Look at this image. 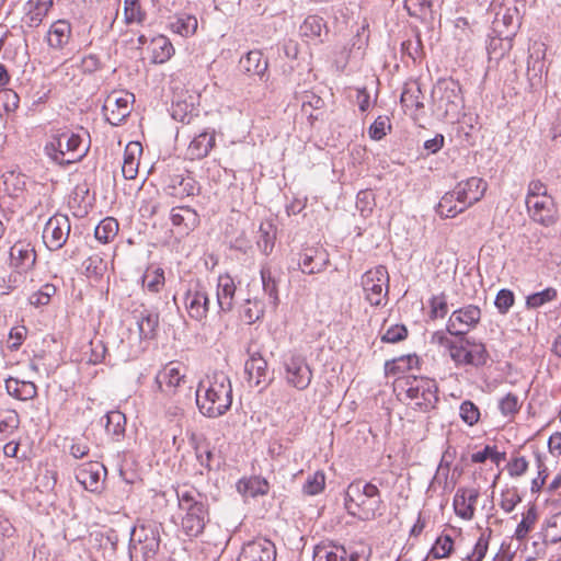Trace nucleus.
<instances>
[{
    "instance_id": "1a4fd4ad",
    "label": "nucleus",
    "mask_w": 561,
    "mask_h": 561,
    "mask_svg": "<svg viewBox=\"0 0 561 561\" xmlns=\"http://www.w3.org/2000/svg\"><path fill=\"white\" fill-rule=\"evenodd\" d=\"M285 378L288 385L305 390L312 380V370L305 356L291 354L284 360Z\"/></svg>"
},
{
    "instance_id": "412c9836",
    "label": "nucleus",
    "mask_w": 561,
    "mask_h": 561,
    "mask_svg": "<svg viewBox=\"0 0 561 561\" xmlns=\"http://www.w3.org/2000/svg\"><path fill=\"white\" fill-rule=\"evenodd\" d=\"M437 93H439L438 108L442 110V103L445 102V115H455L459 111L461 105V98L459 95L458 85L453 81L446 82L443 85L439 84L433 91L434 99L436 98Z\"/></svg>"
},
{
    "instance_id": "20e7f679",
    "label": "nucleus",
    "mask_w": 561,
    "mask_h": 561,
    "mask_svg": "<svg viewBox=\"0 0 561 561\" xmlns=\"http://www.w3.org/2000/svg\"><path fill=\"white\" fill-rule=\"evenodd\" d=\"M179 508L183 513L181 529L188 537L199 536L208 522L206 499L197 490L181 488L176 491Z\"/></svg>"
},
{
    "instance_id": "0eeeda50",
    "label": "nucleus",
    "mask_w": 561,
    "mask_h": 561,
    "mask_svg": "<svg viewBox=\"0 0 561 561\" xmlns=\"http://www.w3.org/2000/svg\"><path fill=\"white\" fill-rule=\"evenodd\" d=\"M403 390L409 403L424 412L433 409L438 401L436 382L430 378H409L404 381Z\"/></svg>"
},
{
    "instance_id": "f3484780",
    "label": "nucleus",
    "mask_w": 561,
    "mask_h": 561,
    "mask_svg": "<svg viewBox=\"0 0 561 561\" xmlns=\"http://www.w3.org/2000/svg\"><path fill=\"white\" fill-rule=\"evenodd\" d=\"M106 473L105 467L98 461H90L81 465L76 470L77 481L90 492H100L103 486V477Z\"/></svg>"
},
{
    "instance_id": "7c9ffc66",
    "label": "nucleus",
    "mask_w": 561,
    "mask_h": 561,
    "mask_svg": "<svg viewBox=\"0 0 561 561\" xmlns=\"http://www.w3.org/2000/svg\"><path fill=\"white\" fill-rule=\"evenodd\" d=\"M7 392L19 400H30L37 394V389L32 381H20L14 378L5 380Z\"/></svg>"
},
{
    "instance_id": "6e6552de",
    "label": "nucleus",
    "mask_w": 561,
    "mask_h": 561,
    "mask_svg": "<svg viewBox=\"0 0 561 561\" xmlns=\"http://www.w3.org/2000/svg\"><path fill=\"white\" fill-rule=\"evenodd\" d=\"M360 286L365 299L371 306H380L386 302L389 288V274L383 265H378L363 274Z\"/></svg>"
},
{
    "instance_id": "b1692460",
    "label": "nucleus",
    "mask_w": 561,
    "mask_h": 561,
    "mask_svg": "<svg viewBox=\"0 0 561 561\" xmlns=\"http://www.w3.org/2000/svg\"><path fill=\"white\" fill-rule=\"evenodd\" d=\"M328 263V255L323 250L310 248L302 252L298 266L305 274H316L323 271Z\"/></svg>"
},
{
    "instance_id": "69168bd1",
    "label": "nucleus",
    "mask_w": 561,
    "mask_h": 561,
    "mask_svg": "<svg viewBox=\"0 0 561 561\" xmlns=\"http://www.w3.org/2000/svg\"><path fill=\"white\" fill-rule=\"evenodd\" d=\"M430 307L432 318H444L448 311L445 294L434 296L430 301Z\"/></svg>"
},
{
    "instance_id": "79ce46f5",
    "label": "nucleus",
    "mask_w": 561,
    "mask_h": 561,
    "mask_svg": "<svg viewBox=\"0 0 561 561\" xmlns=\"http://www.w3.org/2000/svg\"><path fill=\"white\" fill-rule=\"evenodd\" d=\"M537 518H538V514H537L536 507L533 505L527 510L526 513L523 514V519L517 525V527L515 529L514 537L519 541H523L524 539H526L529 531L533 530V528L537 522Z\"/></svg>"
},
{
    "instance_id": "473e14b6",
    "label": "nucleus",
    "mask_w": 561,
    "mask_h": 561,
    "mask_svg": "<svg viewBox=\"0 0 561 561\" xmlns=\"http://www.w3.org/2000/svg\"><path fill=\"white\" fill-rule=\"evenodd\" d=\"M346 556L344 547L333 543L318 545L313 551L314 561H344Z\"/></svg>"
},
{
    "instance_id": "4c0bfd02",
    "label": "nucleus",
    "mask_w": 561,
    "mask_h": 561,
    "mask_svg": "<svg viewBox=\"0 0 561 561\" xmlns=\"http://www.w3.org/2000/svg\"><path fill=\"white\" fill-rule=\"evenodd\" d=\"M466 365L479 367L486 364L489 354L482 343L467 341Z\"/></svg>"
},
{
    "instance_id": "2f4dec72",
    "label": "nucleus",
    "mask_w": 561,
    "mask_h": 561,
    "mask_svg": "<svg viewBox=\"0 0 561 561\" xmlns=\"http://www.w3.org/2000/svg\"><path fill=\"white\" fill-rule=\"evenodd\" d=\"M139 336L152 339L159 324V314L149 310H141L136 317Z\"/></svg>"
},
{
    "instance_id": "37998d69",
    "label": "nucleus",
    "mask_w": 561,
    "mask_h": 561,
    "mask_svg": "<svg viewBox=\"0 0 561 561\" xmlns=\"http://www.w3.org/2000/svg\"><path fill=\"white\" fill-rule=\"evenodd\" d=\"M20 425V417L14 410H3L0 412V439L13 434Z\"/></svg>"
},
{
    "instance_id": "603ef678",
    "label": "nucleus",
    "mask_w": 561,
    "mask_h": 561,
    "mask_svg": "<svg viewBox=\"0 0 561 561\" xmlns=\"http://www.w3.org/2000/svg\"><path fill=\"white\" fill-rule=\"evenodd\" d=\"M454 547V541L449 535L440 536L436 539L434 546L431 549V554L435 559H443L448 557Z\"/></svg>"
},
{
    "instance_id": "0e129e2a",
    "label": "nucleus",
    "mask_w": 561,
    "mask_h": 561,
    "mask_svg": "<svg viewBox=\"0 0 561 561\" xmlns=\"http://www.w3.org/2000/svg\"><path fill=\"white\" fill-rule=\"evenodd\" d=\"M515 297L512 290L510 289H501L495 298V307L499 312L505 314L510 308L514 305Z\"/></svg>"
},
{
    "instance_id": "ea45409f",
    "label": "nucleus",
    "mask_w": 561,
    "mask_h": 561,
    "mask_svg": "<svg viewBox=\"0 0 561 561\" xmlns=\"http://www.w3.org/2000/svg\"><path fill=\"white\" fill-rule=\"evenodd\" d=\"M117 232V220L112 217H107L101 220L100 224L95 227L94 236L99 241L107 243L116 237Z\"/></svg>"
},
{
    "instance_id": "423d86ee",
    "label": "nucleus",
    "mask_w": 561,
    "mask_h": 561,
    "mask_svg": "<svg viewBox=\"0 0 561 561\" xmlns=\"http://www.w3.org/2000/svg\"><path fill=\"white\" fill-rule=\"evenodd\" d=\"M160 537L154 524L136 526L130 535L129 556L131 561H146L159 549Z\"/></svg>"
},
{
    "instance_id": "f8f14e48",
    "label": "nucleus",
    "mask_w": 561,
    "mask_h": 561,
    "mask_svg": "<svg viewBox=\"0 0 561 561\" xmlns=\"http://www.w3.org/2000/svg\"><path fill=\"white\" fill-rule=\"evenodd\" d=\"M159 391L170 396L186 383V368L179 362L167 364L156 376Z\"/></svg>"
},
{
    "instance_id": "9d476101",
    "label": "nucleus",
    "mask_w": 561,
    "mask_h": 561,
    "mask_svg": "<svg viewBox=\"0 0 561 561\" xmlns=\"http://www.w3.org/2000/svg\"><path fill=\"white\" fill-rule=\"evenodd\" d=\"M70 230L71 225L68 216L56 214L48 219L44 227L43 241L49 250H59L67 242Z\"/></svg>"
},
{
    "instance_id": "5701e85b",
    "label": "nucleus",
    "mask_w": 561,
    "mask_h": 561,
    "mask_svg": "<svg viewBox=\"0 0 561 561\" xmlns=\"http://www.w3.org/2000/svg\"><path fill=\"white\" fill-rule=\"evenodd\" d=\"M171 222L182 233H188L199 224L198 214L188 206H179L171 209Z\"/></svg>"
},
{
    "instance_id": "58836bf2",
    "label": "nucleus",
    "mask_w": 561,
    "mask_h": 561,
    "mask_svg": "<svg viewBox=\"0 0 561 561\" xmlns=\"http://www.w3.org/2000/svg\"><path fill=\"white\" fill-rule=\"evenodd\" d=\"M421 89L417 84L407 87L401 94V104L405 110L415 112L424 107Z\"/></svg>"
},
{
    "instance_id": "72a5a7b5",
    "label": "nucleus",
    "mask_w": 561,
    "mask_h": 561,
    "mask_svg": "<svg viewBox=\"0 0 561 561\" xmlns=\"http://www.w3.org/2000/svg\"><path fill=\"white\" fill-rule=\"evenodd\" d=\"M455 190L447 192L439 201L437 205V213L446 218H454L458 214L466 210L462 208V203L459 202V198H456Z\"/></svg>"
},
{
    "instance_id": "c85d7f7f",
    "label": "nucleus",
    "mask_w": 561,
    "mask_h": 561,
    "mask_svg": "<svg viewBox=\"0 0 561 561\" xmlns=\"http://www.w3.org/2000/svg\"><path fill=\"white\" fill-rule=\"evenodd\" d=\"M142 147L138 141H130L124 152V161L122 165L123 176L127 180H133L138 173V159L137 156L141 154Z\"/></svg>"
},
{
    "instance_id": "a19ab883",
    "label": "nucleus",
    "mask_w": 561,
    "mask_h": 561,
    "mask_svg": "<svg viewBox=\"0 0 561 561\" xmlns=\"http://www.w3.org/2000/svg\"><path fill=\"white\" fill-rule=\"evenodd\" d=\"M198 26L197 19L194 15L181 14L171 23L173 32L187 37L193 35Z\"/></svg>"
},
{
    "instance_id": "49530a36",
    "label": "nucleus",
    "mask_w": 561,
    "mask_h": 561,
    "mask_svg": "<svg viewBox=\"0 0 561 561\" xmlns=\"http://www.w3.org/2000/svg\"><path fill=\"white\" fill-rule=\"evenodd\" d=\"M105 430L108 434L119 437L125 432L126 417L119 411H111L106 414Z\"/></svg>"
},
{
    "instance_id": "c756f323",
    "label": "nucleus",
    "mask_w": 561,
    "mask_h": 561,
    "mask_svg": "<svg viewBox=\"0 0 561 561\" xmlns=\"http://www.w3.org/2000/svg\"><path fill=\"white\" fill-rule=\"evenodd\" d=\"M215 145V135L204 131L197 135L188 145L187 154L191 159L206 157Z\"/></svg>"
},
{
    "instance_id": "4be33fe9",
    "label": "nucleus",
    "mask_w": 561,
    "mask_h": 561,
    "mask_svg": "<svg viewBox=\"0 0 561 561\" xmlns=\"http://www.w3.org/2000/svg\"><path fill=\"white\" fill-rule=\"evenodd\" d=\"M479 497L476 489H459L454 497V507L457 516L470 520L474 515V505Z\"/></svg>"
},
{
    "instance_id": "a211bd4d",
    "label": "nucleus",
    "mask_w": 561,
    "mask_h": 561,
    "mask_svg": "<svg viewBox=\"0 0 561 561\" xmlns=\"http://www.w3.org/2000/svg\"><path fill=\"white\" fill-rule=\"evenodd\" d=\"M276 550L272 541L256 539L245 543L237 561H275Z\"/></svg>"
},
{
    "instance_id": "dca6fc26",
    "label": "nucleus",
    "mask_w": 561,
    "mask_h": 561,
    "mask_svg": "<svg viewBox=\"0 0 561 561\" xmlns=\"http://www.w3.org/2000/svg\"><path fill=\"white\" fill-rule=\"evenodd\" d=\"M486 188V182L477 176L461 181L454 187L456 198H459L462 208L466 209L478 203L484 196Z\"/></svg>"
},
{
    "instance_id": "ddd939ff",
    "label": "nucleus",
    "mask_w": 561,
    "mask_h": 561,
    "mask_svg": "<svg viewBox=\"0 0 561 561\" xmlns=\"http://www.w3.org/2000/svg\"><path fill=\"white\" fill-rule=\"evenodd\" d=\"M529 217L541 226L550 227L557 221V206L552 196L525 201Z\"/></svg>"
},
{
    "instance_id": "864d4df0",
    "label": "nucleus",
    "mask_w": 561,
    "mask_h": 561,
    "mask_svg": "<svg viewBox=\"0 0 561 561\" xmlns=\"http://www.w3.org/2000/svg\"><path fill=\"white\" fill-rule=\"evenodd\" d=\"M432 0H405L404 8L411 16L423 18L430 11Z\"/></svg>"
},
{
    "instance_id": "c03bdc74",
    "label": "nucleus",
    "mask_w": 561,
    "mask_h": 561,
    "mask_svg": "<svg viewBox=\"0 0 561 561\" xmlns=\"http://www.w3.org/2000/svg\"><path fill=\"white\" fill-rule=\"evenodd\" d=\"M146 18L139 0H124V22L126 24H140Z\"/></svg>"
},
{
    "instance_id": "de8ad7c7",
    "label": "nucleus",
    "mask_w": 561,
    "mask_h": 561,
    "mask_svg": "<svg viewBox=\"0 0 561 561\" xmlns=\"http://www.w3.org/2000/svg\"><path fill=\"white\" fill-rule=\"evenodd\" d=\"M324 27V23L322 18L318 15H309L305 19L304 23L300 25V34L301 36L308 38L319 37Z\"/></svg>"
},
{
    "instance_id": "f03ea898",
    "label": "nucleus",
    "mask_w": 561,
    "mask_h": 561,
    "mask_svg": "<svg viewBox=\"0 0 561 561\" xmlns=\"http://www.w3.org/2000/svg\"><path fill=\"white\" fill-rule=\"evenodd\" d=\"M83 135H87V131L79 134L67 128L51 130L44 151L49 159L58 164L76 163L89 151L90 141Z\"/></svg>"
},
{
    "instance_id": "9b49d317",
    "label": "nucleus",
    "mask_w": 561,
    "mask_h": 561,
    "mask_svg": "<svg viewBox=\"0 0 561 561\" xmlns=\"http://www.w3.org/2000/svg\"><path fill=\"white\" fill-rule=\"evenodd\" d=\"M481 319V310L474 305H468L455 310L449 317L447 332L451 335H466Z\"/></svg>"
},
{
    "instance_id": "c9c22d12",
    "label": "nucleus",
    "mask_w": 561,
    "mask_h": 561,
    "mask_svg": "<svg viewBox=\"0 0 561 561\" xmlns=\"http://www.w3.org/2000/svg\"><path fill=\"white\" fill-rule=\"evenodd\" d=\"M28 4L31 8L25 15V23L30 27H37L50 10L53 1H31Z\"/></svg>"
},
{
    "instance_id": "7ed1b4c3",
    "label": "nucleus",
    "mask_w": 561,
    "mask_h": 561,
    "mask_svg": "<svg viewBox=\"0 0 561 561\" xmlns=\"http://www.w3.org/2000/svg\"><path fill=\"white\" fill-rule=\"evenodd\" d=\"M344 505L347 513L360 520H373L382 507L378 486L371 482L355 480L345 491Z\"/></svg>"
},
{
    "instance_id": "cd10ccee",
    "label": "nucleus",
    "mask_w": 561,
    "mask_h": 561,
    "mask_svg": "<svg viewBox=\"0 0 561 561\" xmlns=\"http://www.w3.org/2000/svg\"><path fill=\"white\" fill-rule=\"evenodd\" d=\"M240 66L248 75L256 76L260 80H266L265 77L268 64L261 51H249L243 58H241Z\"/></svg>"
},
{
    "instance_id": "e2e57ef3",
    "label": "nucleus",
    "mask_w": 561,
    "mask_h": 561,
    "mask_svg": "<svg viewBox=\"0 0 561 561\" xmlns=\"http://www.w3.org/2000/svg\"><path fill=\"white\" fill-rule=\"evenodd\" d=\"M468 339H461L458 342H453L448 347L450 358L456 365H466V351Z\"/></svg>"
},
{
    "instance_id": "a878e982",
    "label": "nucleus",
    "mask_w": 561,
    "mask_h": 561,
    "mask_svg": "<svg viewBox=\"0 0 561 561\" xmlns=\"http://www.w3.org/2000/svg\"><path fill=\"white\" fill-rule=\"evenodd\" d=\"M71 38V25L67 20L55 21L47 34L46 42L53 49H62Z\"/></svg>"
},
{
    "instance_id": "393cba45",
    "label": "nucleus",
    "mask_w": 561,
    "mask_h": 561,
    "mask_svg": "<svg viewBox=\"0 0 561 561\" xmlns=\"http://www.w3.org/2000/svg\"><path fill=\"white\" fill-rule=\"evenodd\" d=\"M234 294L236 285L233 279L227 274L220 275L216 288L217 307L219 311L229 312L233 308Z\"/></svg>"
},
{
    "instance_id": "4d7b16f0",
    "label": "nucleus",
    "mask_w": 561,
    "mask_h": 561,
    "mask_svg": "<svg viewBox=\"0 0 561 561\" xmlns=\"http://www.w3.org/2000/svg\"><path fill=\"white\" fill-rule=\"evenodd\" d=\"M504 457V453H499L494 447L485 446L483 450L472 454L471 460L476 463H481L486 459H491L494 463L499 465Z\"/></svg>"
},
{
    "instance_id": "680f3d73",
    "label": "nucleus",
    "mask_w": 561,
    "mask_h": 561,
    "mask_svg": "<svg viewBox=\"0 0 561 561\" xmlns=\"http://www.w3.org/2000/svg\"><path fill=\"white\" fill-rule=\"evenodd\" d=\"M387 129H391L389 118L387 116H378L370 125L368 134L371 139L380 140L387 135Z\"/></svg>"
},
{
    "instance_id": "f257e3e1",
    "label": "nucleus",
    "mask_w": 561,
    "mask_h": 561,
    "mask_svg": "<svg viewBox=\"0 0 561 561\" xmlns=\"http://www.w3.org/2000/svg\"><path fill=\"white\" fill-rule=\"evenodd\" d=\"M232 403V387L228 376L214 373L202 380L196 390V404L202 414L208 417L224 415Z\"/></svg>"
},
{
    "instance_id": "052dcab7",
    "label": "nucleus",
    "mask_w": 561,
    "mask_h": 561,
    "mask_svg": "<svg viewBox=\"0 0 561 561\" xmlns=\"http://www.w3.org/2000/svg\"><path fill=\"white\" fill-rule=\"evenodd\" d=\"M3 184L5 191L11 195H18L22 192L25 186V178L22 174H15L14 172L4 175Z\"/></svg>"
},
{
    "instance_id": "4468645a",
    "label": "nucleus",
    "mask_w": 561,
    "mask_h": 561,
    "mask_svg": "<svg viewBox=\"0 0 561 561\" xmlns=\"http://www.w3.org/2000/svg\"><path fill=\"white\" fill-rule=\"evenodd\" d=\"M133 99L134 95L129 93L123 95H118L117 93L110 94L103 105L106 121L111 125H119L130 114V102Z\"/></svg>"
},
{
    "instance_id": "2eb2a0df",
    "label": "nucleus",
    "mask_w": 561,
    "mask_h": 561,
    "mask_svg": "<svg viewBox=\"0 0 561 561\" xmlns=\"http://www.w3.org/2000/svg\"><path fill=\"white\" fill-rule=\"evenodd\" d=\"M209 306V294L204 286L197 284L187 290L185 295V308L192 319L196 321L206 319Z\"/></svg>"
},
{
    "instance_id": "8fccbe9b",
    "label": "nucleus",
    "mask_w": 561,
    "mask_h": 561,
    "mask_svg": "<svg viewBox=\"0 0 561 561\" xmlns=\"http://www.w3.org/2000/svg\"><path fill=\"white\" fill-rule=\"evenodd\" d=\"M261 278L264 293L270 296L272 302L276 306L278 302L277 283L275 278L272 276V272L268 267H262Z\"/></svg>"
},
{
    "instance_id": "39448f33",
    "label": "nucleus",
    "mask_w": 561,
    "mask_h": 561,
    "mask_svg": "<svg viewBox=\"0 0 561 561\" xmlns=\"http://www.w3.org/2000/svg\"><path fill=\"white\" fill-rule=\"evenodd\" d=\"M493 30L499 36L511 38L522 24V18L526 9L525 0H494Z\"/></svg>"
},
{
    "instance_id": "338daca9",
    "label": "nucleus",
    "mask_w": 561,
    "mask_h": 561,
    "mask_svg": "<svg viewBox=\"0 0 561 561\" xmlns=\"http://www.w3.org/2000/svg\"><path fill=\"white\" fill-rule=\"evenodd\" d=\"M408 330L404 325H391L387 331L382 334L381 341L386 343H397L407 337Z\"/></svg>"
},
{
    "instance_id": "09e8293b",
    "label": "nucleus",
    "mask_w": 561,
    "mask_h": 561,
    "mask_svg": "<svg viewBox=\"0 0 561 561\" xmlns=\"http://www.w3.org/2000/svg\"><path fill=\"white\" fill-rule=\"evenodd\" d=\"M557 296H558L557 289H554L552 287H548V288L543 289L542 291L529 295L526 298V306H527V308L536 309V308L543 306L547 302L554 300L557 298Z\"/></svg>"
},
{
    "instance_id": "bf43d9fd",
    "label": "nucleus",
    "mask_w": 561,
    "mask_h": 561,
    "mask_svg": "<svg viewBox=\"0 0 561 561\" xmlns=\"http://www.w3.org/2000/svg\"><path fill=\"white\" fill-rule=\"evenodd\" d=\"M499 408L503 415H514L520 409L519 399L516 394L510 392L500 400Z\"/></svg>"
},
{
    "instance_id": "f704fd0d",
    "label": "nucleus",
    "mask_w": 561,
    "mask_h": 561,
    "mask_svg": "<svg viewBox=\"0 0 561 561\" xmlns=\"http://www.w3.org/2000/svg\"><path fill=\"white\" fill-rule=\"evenodd\" d=\"M275 238L276 232L274 226L268 221L262 222L256 236V245L263 254L268 255L272 252Z\"/></svg>"
},
{
    "instance_id": "bb28decb",
    "label": "nucleus",
    "mask_w": 561,
    "mask_h": 561,
    "mask_svg": "<svg viewBox=\"0 0 561 561\" xmlns=\"http://www.w3.org/2000/svg\"><path fill=\"white\" fill-rule=\"evenodd\" d=\"M11 265L21 272L30 270L36 260V254L28 243L16 242L10 250Z\"/></svg>"
},
{
    "instance_id": "5fc2aeb1",
    "label": "nucleus",
    "mask_w": 561,
    "mask_h": 561,
    "mask_svg": "<svg viewBox=\"0 0 561 561\" xmlns=\"http://www.w3.org/2000/svg\"><path fill=\"white\" fill-rule=\"evenodd\" d=\"M417 362L416 356H401L397 359H393L391 362H387L385 365L386 374L387 375H396L399 371L404 370L405 368H411L413 363Z\"/></svg>"
},
{
    "instance_id": "774afa93",
    "label": "nucleus",
    "mask_w": 561,
    "mask_h": 561,
    "mask_svg": "<svg viewBox=\"0 0 561 561\" xmlns=\"http://www.w3.org/2000/svg\"><path fill=\"white\" fill-rule=\"evenodd\" d=\"M489 547V541L484 536H480L474 545L473 551L467 557L468 561H482Z\"/></svg>"
},
{
    "instance_id": "a18cd8bd",
    "label": "nucleus",
    "mask_w": 561,
    "mask_h": 561,
    "mask_svg": "<svg viewBox=\"0 0 561 561\" xmlns=\"http://www.w3.org/2000/svg\"><path fill=\"white\" fill-rule=\"evenodd\" d=\"M142 285L151 293H159L164 286V272L162 268L147 270L142 277Z\"/></svg>"
},
{
    "instance_id": "6ab92c4d",
    "label": "nucleus",
    "mask_w": 561,
    "mask_h": 561,
    "mask_svg": "<svg viewBox=\"0 0 561 561\" xmlns=\"http://www.w3.org/2000/svg\"><path fill=\"white\" fill-rule=\"evenodd\" d=\"M244 371L251 387L264 389L271 380L267 373V363L259 353L252 354L245 362Z\"/></svg>"
},
{
    "instance_id": "e433bc0d",
    "label": "nucleus",
    "mask_w": 561,
    "mask_h": 561,
    "mask_svg": "<svg viewBox=\"0 0 561 561\" xmlns=\"http://www.w3.org/2000/svg\"><path fill=\"white\" fill-rule=\"evenodd\" d=\"M152 62L163 64L171 58L174 53L172 44L164 36L156 37L151 41Z\"/></svg>"
},
{
    "instance_id": "13d9d810",
    "label": "nucleus",
    "mask_w": 561,
    "mask_h": 561,
    "mask_svg": "<svg viewBox=\"0 0 561 561\" xmlns=\"http://www.w3.org/2000/svg\"><path fill=\"white\" fill-rule=\"evenodd\" d=\"M83 267L88 276H101L106 270V264L99 254H93L83 262Z\"/></svg>"
},
{
    "instance_id": "6e6d98bb",
    "label": "nucleus",
    "mask_w": 561,
    "mask_h": 561,
    "mask_svg": "<svg viewBox=\"0 0 561 561\" xmlns=\"http://www.w3.org/2000/svg\"><path fill=\"white\" fill-rule=\"evenodd\" d=\"M460 417L470 426L477 424L480 420L479 408L471 401H463L460 405Z\"/></svg>"
},
{
    "instance_id": "3c124183",
    "label": "nucleus",
    "mask_w": 561,
    "mask_h": 561,
    "mask_svg": "<svg viewBox=\"0 0 561 561\" xmlns=\"http://www.w3.org/2000/svg\"><path fill=\"white\" fill-rule=\"evenodd\" d=\"M325 476L321 471H317L307 478L302 486V492L307 495H317L324 489Z\"/></svg>"
},
{
    "instance_id": "aec40b11",
    "label": "nucleus",
    "mask_w": 561,
    "mask_h": 561,
    "mask_svg": "<svg viewBox=\"0 0 561 561\" xmlns=\"http://www.w3.org/2000/svg\"><path fill=\"white\" fill-rule=\"evenodd\" d=\"M164 191L168 195L182 199L195 195L198 191V186L192 176L187 174H174L168 176Z\"/></svg>"
}]
</instances>
